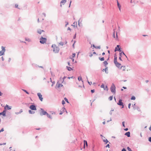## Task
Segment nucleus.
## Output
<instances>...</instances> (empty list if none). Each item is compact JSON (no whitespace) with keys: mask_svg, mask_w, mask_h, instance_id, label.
Wrapping results in <instances>:
<instances>
[{"mask_svg":"<svg viewBox=\"0 0 151 151\" xmlns=\"http://www.w3.org/2000/svg\"><path fill=\"white\" fill-rule=\"evenodd\" d=\"M121 53H122V54L123 55H124L125 56V57H126V58H127V59L128 60V58L127 56L125 55V53H124V52L123 51H122V52H121Z\"/></svg>","mask_w":151,"mask_h":151,"instance_id":"nucleus-39","label":"nucleus"},{"mask_svg":"<svg viewBox=\"0 0 151 151\" xmlns=\"http://www.w3.org/2000/svg\"><path fill=\"white\" fill-rule=\"evenodd\" d=\"M121 69H122L123 71H124L125 70V66H122L121 67Z\"/></svg>","mask_w":151,"mask_h":151,"instance_id":"nucleus-29","label":"nucleus"},{"mask_svg":"<svg viewBox=\"0 0 151 151\" xmlns=\"http://www.w3.org/2000/svg\"><path fill=\"white\" fill-rule=\"evenodd\" d=\"M113 99V96H110L109 98V99L110 100V101H111Z\"/></svg>","mask_w":151,"mask_h":151,"instance_id":"nucleus-32","label":"nucleus"},{"mask_svg":"<svg viewBox=\"0 0 151 151\" xmlns=\"http://www.w3.org/2000/svg\"><path fill=\"white\" fill-rule=\"evenodd\" d=\"M120 49H121V48H118V49H117L116 48V49H115L114 51L116 52V51H119L120 52H121V51H122V50H121Z\"/></svg>","mask_w":151,"mask_h":151,"instance_id":"nucleus-23","label":"nucleus"},{"mask_svg":"<svg viewBox=\"0 0 151 151\" xmlns=\"http://www.w3.org/2000/svg\"><path fill=\"white\" fill-rule=\"evenodd\" d=\"M6 109H4L2 112L0 113V115H2L3 116H6Z\"/></svg>","mask_w":151,"mask_h":151,"instance_id":"nucleus-10","label":"nucleus"},{"mask_svg":"<svg viewBox=\"0 0 151 151\" xmlns=\"http://www.w3.org/2000/svg\"><path fill=\"white\" fill-rule=\"evenodd\" d=\"M4 131V128H2L0 130V133L1 132H3Z\"/></svg>","mask_w":151,"mask_h":151,"instance_id":"nucleus-54","label":"nucleus"},{"mask_svg":"<svg viewBox=\"0 0 151 151\" xmlns=\"http://www.w3.org/2000/svg\"><path fill=\"white\" fill-rule=\"evenodd\" d=\"M6 109L7 110H10L11 109V107L9 106L8 105L6 104L4 108V109H6Z\"/></svg>","mask_w":151,"mask_h":151,"instance_id":"nucleus-13","label":"nucleus"},{"mask_svg":"<svg viewBox=\"0 0 151 151\" xmlns=\"http://www.w3.org/2000/svg\"><path fill=\"white\" fill-rule=\"evenodd\" d=\"M46 38L42 37L40 39V42L41 44H44L46 42Z\"/></svg>","mask_w":151,"mask_h":151,"instance_id":"nucleus-3","label":"nucleus"},{"mask_svg":"<svg viewBox=\"0 0 151 151\" xmlns=\"http://www.w3.org/2000/svg\"><path fill=\"white\" fill-rule=\"evenodd\" d=\"M109 143L105 147H108L109 148Z\"/></svg>","mask_w":151,"mask_h":151,"instance_id":"nucleus-49","label":"nucleus"},{"mask_svg":"<svg viewBox=\"0 0 151 151\" xmlns=\"http://www.w3.org/2000/svg\"><path fill=\"white\" fill-rule=\"evenodd\" d=\"M131 104L130 103H129L128 104V108L129 109H130V106H131Z\"/></svg>","mask_w":151,"mask_h":151,"instance_id":"nucleus-55","label":"nucleus"},{"mask_svg":"<svg viewBox=\"0 0 151 151\" xmlns=\"http://www.w3.org/2000/svg\"><path fill=\"white\" fill-rule=\"evenodd\" d=\"M23 111V110H22V109H21L20 110V111H19V113H21Z\"/></svg>","mask_w":151,"mask_h":151,"instance_id":"nucleus-62","label":"nucleus"},{"mask_svg":"<svg viewBox=\"0 0 151 151\" xmlns=\"http://www.w3.org/2000/svg\"><path fill=\"white\" fill-rule=\"evenodd\" d=\"M148 141L150 142H151V137H150L148 138Z\"/></svg>","mask_w":151,"mask_h":151,"instance_id":"nucleus-50","label":"nucleus"},{"mask_svg":"<svg viewBox=\"0 0 151 151\" xmlns=\"http://www.w3.org/2000/svg\"><path fill=\"white\" fill-rule=\"evenodd\" d=\"M76 55V54L75 53H73L72 54V57L74 58L75 57Z\"/></svg>","mask_w":151,"mask_h":151,"instance_id":"nucleus-52","label":"nucleus"},{"mask_svg":"<svg viewBox=\"0 0 151 151\" xmlns=\"http://www.w3.org/2000/svg\"><path fill=\"white\" fill-rule=\"evenodd\" d=\"M59 44L61 46H63L64 45V43L63 42H61L59 43Z\"/></svg>","mask_w":151,"mask_h":151,"instance_id":"nucleus-35","label":"nucleus"},{"mask_svg":"<svg viewBox=\"0 0 151 151\" xmlns=\"http://www.w3.org/2000/svg\"><path fill=\"white\" fill-rule=\"evenodd\" d=\"M118 39V35H117V32H116V40Z\"/></svg>","mask_w":151,"mask_h":151,"instance_id":"nucleus-51","label":"nucleus"},{"mask_svg":"<svg viewBox=\"0 0 151 151\" xmlns=\"http://www.w3.org/2000/svg\"><path fill=\"white\" fill-rule=\"evenodd\" d=\"M22 90L24 91V92H25L26 93H27V94H29V93L27 91V90H24V89H22Z\"/></svg>","mask_w":151,"mask_h":151,"instance_id":"nucleus-34","label":"nucleus"},{"mask_svg":"<svg viewBox=\"0 0 151 151\" xmlns=\"http://www.w3.org/2000/svg\"><path fill=\"white\" fill-rule=\"evenodd\" d=\"M29 108L32 110H37L36 106L34 104H32L30 105Z\"/></svg>","mask_w":151,"mask_h":151,"instance_id":"nucleus-6","label":"nucleus"},{"mask_svg":"<svg viewBox=\"0 0 151 151\" xmlns=\"http://www.w3.org/2000/svg\"><path fill=\"white\" fill-rule=\"evenodd\" d=\"M104 90H106L107 91L108 90V87L107 86H106L105 87H104Z\"/></svg>","mask_w":151,"mask_h":151,"instance_id":"nucleus-33","label":"nucleus"},{"mask_svg":"<svg viewBox=\"0 0 151 151\" xmlns=\"http://www.w3.org/2000/svg\"><path fill=\"white\" fill-rule=\"evenodd\" d=\"M135 99L136 98L134 96H132L131 98V99L132 100H135Z\"/></svg>","mask_w":151,"mask_h":151,"instance_id":"nucleus-28","label":"nucleus"},{"mask_svg":"<svg viewBox=\"0 0 151 151\" xmlns=\"http://www.w3.org/2000/svg\"><path fill=\"white\" fill-rule=\"evenodd\" d=\"M1 60L2 61H4V58L3 56L1 57Z\"/></svg>","mask_w":151,"mask_h":151,"instance_id":"nucleus-61","label":"nucleus"},{"mask_svg":"<svg viewBox=\"0 0 151 151\" xmlns=\"http://www.w3.org/2000/svg\"><path fill=\"white\" fill-rule=\"evenodd\" d=\"M25 40L28 41H30V39H27V38H25Z\"/></svg>","mask_w":151,"mask_h":151,"instance_id":"nucleus-58","label":"nucleus"},{"mask_svg":"<svg viewBox=\"0 0 151 151\" xmlns=\"http://www.w3.org/2000/svg\"><path fill=\"white\" fill-rule=\"evenodd\" d=\"M117 0V5L118 7H121V5L119 3L118 0Z\"/></svg>","mask_w":151,"mask_h":151,"instance_id":"nucleus-30","label":"nucleus"},{"mask_svg":"<svg viewBox=\"0 0 151 151\" xmlns=\"http://www.w3.org/2000/svg\"><path fill=\"white\" fill-rule=\"evenodd\" d=\"M41 111L40 112V114L41 116H42L43 115H46L47 113L46 111H44L43 109L42 108L41 109Z\"/></svg>","mask_w":151,"mask_h":151,"instance_id":"nucleus-5","label":"nucleus"},{"mask_svg":"<svg viewBox=\"0 0 151 151\" xmlns=\"http://www.w3.org/2000/svg\"><path fill=\"white\" fill-rule=\"evenodd\" d=\"M3 95V93L0 91V96H2Z\"/></svg>","mask_w":151,"mask_h":151,"instance_id":"nucleus-64","label":"nucleus"},{"mask_svg":"<svg viewBox=\"0 0 151 151\" xmlns=\"http://www.w3.org/2000/svg\"><path fill=\"white\" fill-rule=\"evenodd\" d=\"M99 60L101 61H103L104 60V57H102V58L99 57Z\"/></svg>","mask_w":151,"mask_h":151,"instance_id":"nucleus-27","label":"nucleus"},{"mask_svg":"<svg viewBox=\"0 0 151 151\" xmlns=\"http://www.w3.org/2000/svg\"><path fill=\"white\" fill-rule=\"evenodd\" d=\"M103 141L104 142H105V144H106L108 142H109V144H110V143L109 142L108 140L106 139H104L103 140Z\"/></svg>","mask_w":151,"mask_h":151,"instance_id":"nucleus-19","label":"nucleus"},{"mask_svg":"<svg viewBox=\"0 0 151 151\" xmlns=\"http://www.w3.org/2000/svg\"><path fill=\"white\" fill-rule=\"evenodd\" d=\"M66 77H65V76H64V77L63 78V81H62V83H63V82L64 81V79H65L66 78Z\"/></svg>","mask_w":151,"mask_h":151,"instance_id":"nucleus-46","label":"nucleus"},{"mask_svg":"<svg viewBox=\"0 0 151 151\" xmlns=\"http://www.w3.org/2000/svg\"><path fill=\"white\" fill-rule=\"evenodd\" d=\"M78 79L79 81H82V82H83V81H82V78L81 76L78 77Z\"/></svg>","mask_w":151,"mask_h":151,"instance_id":"nucleus-25","label":"nucleus"},{"mask_svg":"<svg viewBox=\"0 0 151 151\" xmlns=\"http://www.w3.org/2000/svg\"><path fill=\"white\" fill-rule=\"evenodd\" d=\"M122 151H126V150L125 148H123L122 150Z\"/></svg>","mask_w":151,"mask_h":151,"instance_id":"nucleus-59","label":"nucleus"},{"mask_svg":"<svg viewBox=\"0 0 151 151\" xmlns=\"http://www.w3.org/2000/svg\"><path fill=\"white\" fill-rule=\"evenodd\" d=\"M113 37L114 38L115 37V32L114 31V32L113 33Z\"/></svg>","mask_w":151,"mask_h":151,"instance_id":"nucleus-56","label":"nucleus"},{"mask_svg":"<svg viewBox=\"0 0 151 151\" xmlns=\"http://www.w3.org/2000/svg\"><path fill=\"white\" fill-rule=\"evenodd\" d=\"M62 104L63 105H64L65 104V101H64V100H63L62 101Z\"/></svg>","mask_w":151,"mask_h":151,"instance_id":"nucleus-47","label":"nucleus"},{"mask_svg":"<svg viewBox=\"0 0 151 151\" xmlns=\"http://www.w3.org/2000/svg\"><path fill=\"white\" fill-rule=\"evenodd\" d=\"M84 145L83 147L84 148H85V145H86L87 146H88V144H87V141L86 140H84Z\"/></svg>","mask_w":151,"mask_h":151,"instance_id":"nucleus-18","label":"nucleus"},{"mask_svg":"<svg viewBox=\"0 0 151 151\" xmlns=\"http://www.w3.org/2000/svg\"><path fill=\"white\" fill-rule=\"evenodd\" d=\"M47 116L49 118L52 119V117L51 116L49 115L48 113L46 114Z\"/></svg>","mask_w":151,"mask_h":151,"instance_id":"nucleus-22","label":"nucleus"},{"mask_svg":"<svg viewBox=\"0 0 151 151\" xmlns=\"http://www.w3.org/2000/svg\"><path fill=\"white\" fill-rule=\"evenodd\" d=\"M52 86L53 85L55 84V82L54 81H52Z\"/></svg>","mask_w":151,"mask_h":151,"instance_id":"nucleus-53","label":"nucleus"},{"mask_svg":"<svg viewBox=\"0 0 151 151\" xmlns=\"http://www.w3.org/2000/svg\"><path fill=\"white\" fill-rule=\"evenodd\" d=\"M104 70L105 71V73L106 74H108V67H106L105 69H103V70H102V71H104Z\"/></svg>","mask_w":151,"mask_h":151,"instance_id":"nucleus-14","label":"nucleus"},{"mask_svg":"<svg viewBox=\"0 0 151 151\" xmlns=\"http://www.w3.org/2000/svg\"><path fill=\"white\" fill-rule=\"evenodd\" d=\"M76 37V34L74 36H73V38L74 39H75Z\"/></svg>","mask_w":151,"mask_h":151,"instance_id":"nucleus-60","label":"nucleus"},{"mask_svg":"<svg viewBox=\"0 0 151 151\" xmlns=\"http://www.w3.org/2000/svg\"><path fill=\"white\" fill-rule=\"evenodd\" d=\"M87 82H88V84H89L90 85H91V84H92V82H89V81H88V80H87Z\"/></svg>","mask_w":151,"mask_h":151,"instance_id":"nucleus-42","label":"nucleus"},{"mask_svg":"<svg viewBox=\"0 0 151 151\" xmlns=\"http://www.w3.org/2000/svg\"><path fill=\"white\" fill-rule=\"evenodd\" d=\"M124 122H122V124L123 127H125V126L124 125Z\"/></svg>","mask_w":151,"mask_h":151,"instance_id":"nucleus-45","label":"nucleus"},{"mask_svg":"<svg viewBox=\"0 0 151 151\" xmlns=\"http://www.w3.org/2000/svg\"><path fill=\"white\" fill-rule=\"evenodd\" d=\"M63 86L62 84L59 83H58V81L57 82V83L56 85L55 88L56 89H57V88H59L60 86L62 87Z\"/></svg>","mask_w":151,"mask_h":151,"instance_id":"nucleus-7","label":"nucleus"},{"mask_svg":"<svg viewBox=\"0 0 151 151\" xmlns=\"http://www.w3.org/2000/svg\"><path fill=\"white\" fill-rule=\"evenodd\" d=\"M73 78V76H72V77H68V79H70V78Z\"/></svg>","mask_w":151,"mask_h":151,"instance_id":"nucleus-63","label":"nucleus"},{"mask_svg":"<svg viewBox=\"0 0 151 151\" xmlns=\"http://www.w3.org/2000/svg\"><path fill=\"white\" fill-rule=\"evenodd\" d=\"M40 31H41V29H39L37 31V32L40 34H41L42 33V32Z\"/></svg>","mask_w":151,"mask_h":151,"instance_id":"nucleus-37","label":"nucleus"},{"mask_svg":"<svg viewBox=\"0 0 151 151\" xmlns=\"http://www.w3.org/2000/svg\"><path fill=\"white\" fill-rule=\"evenodd\" d=\"M114 64H115V65L118 68H119L120 67V66L121 65V64L118 62L117 61L115 62H114Z\"/></svg>","mask_w":151,"mask_h":151,"instance_id":"nucleus-11","label":"nucleus"},{"mask_svg":"<svg viewBox=\"0 0 151 151\" xmlns=\"http://www.w3.org/2000/svg\"><path fill=\"white\" fill-rule=\"evenodd\" d=\"M18 5L17 4H15V7H16V8H18V9H19V8L18 7Z\"/></svg>","mask_w":151,"mask_h":151,"instance_id":"nucleus-57","label":"nucleus"},{"mask_svg":"<svg viewBox=\"0 0 151 151\" xmlns=\"http://www.w3.org/2000/svg\"><path fill=\"white\" fill-rule=\"evenodd\" d=\"M66 0H63L61 1L60 2V6H62L61 4H62L63 5H64L66 2Z\"/></svg>","mask_w":151,"mask_h":151,"instance_id":"nucleus-16","label":"nucleus"},{"mask_svg":"<svg viewBox=\"0 0 151 151\" xmlns=\"http://www.w3.org/2000/svg\"><path fill=\"white\" fill-rule=\"evenodd\" d=\"M52 47L53 48V51L55 53H58L59 52L60 49L59 47L56 46L55 45H52Z\"/></svg>","mask_w":151,"mask_h":151,"instance_id":"nucleus-1","label":"nucleus"},{"mask_svg":"<svg viewBox=\"0 0 151 151\" xmlns=\"http://www.w3.org/2000/svg\"><path fill=\"white\" fill-rule=\"evenodd\" d=\"M64 99L65 100V101L67 103H68L69 102H68V99L66 98H64Z\"/></svg>","mask_w":151,"mask_h":151,"instance_id":"nucleus-43","label":"nucleus"},{"mask_svg":"<svg viewBox=\"0 0 151 151\" xmlns=\"http://www.w3.org/2000/svg\"><path fill=\"white\" fill-rule=\"evenodd\" d=\"M116 86L114 83H112L111 88L110 90L111 92L114 94L116 93Z\"/></svg>","mask_w":151,"mask_h":151,"instance_id":"nucleus-2","label":"nucleus"},{"mask_svg":"<svg viewBox=\"0 0 151 151\" xmlns=\"http://www.w3.org/2000/svg\"><path fill=\"white\" fill-rule=\"evenodd\" d=\"M105 87V86H104V85L102 83L101 86V88H104Z\"/></svg>","mask_w":151,"mask_h":151,"instance_id":"nucleus-36","label":"nucleus"},{"mask_svg":"<svg viewBox=\"0 0 151 151\" xmlns=\"http://www.w3.org/2000/svg\"><path fill=\"white\" fill-rule=\"evenodd\" d=\"M114 111V110L113 109H111V110L110 111V112H109V114H110V115H111L112 114V112L113 111Z\"/></svg>","mask_w":151,"mask_h":151,"instance_id":"nucleus-38","label":"nucleus"},{"mask_svg":"<svg viewBox=\"0 0 151 151\" xmlns=\"http://www.w3.org/2000/svg\"><path fill=\"white\" fill-rule=\"evenodd\" d=\"M117 56H116V54H115L114 56V62L117 61Z\"/></svg>","mask_w":151,"mask_h":151,"instance_id":"nucleus-17","label":"nucleus"},{"mask_svg":"<svg viewBox=\"0 0 151 151\" xmlns=\"http://www.w3.org/2000/svg\"><path fill=\"white\" fill-rule=\"evenodd\" d=\"M1 49L2 50L1 51L5 52V50H6L5 49V47L2 46L1 47Z\"/></svg>","mask_w":151,"mask_h":151,"instance_id":"nucleus-21","label":"nucleus"},{"mask_svg":"<svg viewBox=\"0 0 151 151\" xmlns=\"http://www.w3.org/2000/svg\"><path fill=\"white\" fill-rule=\"evenodd\" d=\"M65 111H66L67 113L66 109L64 107H63L62 108L61 110H60V113L59 114L61 115Z\"/></svg>","mask_w":151,"mask_h":151,"instance_id":"nucleus-9","label":"nucleus"},{"mask_svg":"<svg viewBox=\"0 0 151 151\" xmlns=\"http://www.w3.org/2000/svg\"><path fill=\"white\" fill-rule=\"evenodd\" d=\"M4 52L1 51H0V56L4 55Z\"/></svg>","mask_w":151,"mask_h":151,"instance_id":"nucleus-24","label":"nucleus"},{"mask_svg":"<svg viewBox=\"0 0 151 151\" xmlns=\"http://www.w3.org/2000/svg\"><path fill=\"white\" fill-rule=\"evenodd\" d=\"M133 109L134 110L135 109H137L138 111H140L139 107L137 106H135L133 107Z\"/></svg>","mask_w":151,"mask_h":151,"instance_id":"nucleus-12","label":"nucleus"},{"mask_svg":"<svg viewBox=\"0 0 151 151\" xmlns=\"http://www.w3.org/2000/svg\"><path fill=\"white\" fill-rule=\"evenodd\" d=\"M122 99H120L118 101V102L117 103V104L118 105L122 106V108H124V105L123 104V103L122 102Z\"/></svg>","mask_w":151,"mask_h":151,"instance_id":"nucleus-4","label":"nucleus"},{"mask_svg":"<svg viewBox=\"0 0 151 151\" xmlns=\"http://www.w3.org/2000/svg\"><path fill=\"white\" fill-rule=\"evenodd\" d=\"M103 63H104V64L105 66H106V65H107L108 64V63L106 61H104L103 62Z\"/></svg>","mask_w":151,"mask_h":151,"instance_id":"nucleus-31","label":"nucleus"},{"mask_svg":"<svg viewBox=\"0 0 151 151\" xmlns=\"http://www.w3.org/2000/svg\"><path fill=\"white\" fill-rule=\"evenodd\" d=\"M120 48V45H117L116 46V47L115 48V49H116V48L117 49H118V48Z\"/></svg>","mask_w":151,"mask_h":151,"instance_id":"nucleus-41","label":"nucleus"},{"mask_svg":"<svg viewBox=\"0 0 151 151\" xmlns=\"http://www.w3.org/2000/svg\"><path fill=\"white\" fill-rule=\"evenodd\" d=\"M66 68L68 71H71L72 70V68L70 67L67 66Z\"/></svg>","mask_w":151,"mask_h":151,"instance_id":"nucleus-26","label":"nucleus"},{"mask_svg":"<svg viewBox=\"0 0 151 151\" xmlns=\"http://www.w3.org/2000/svg\"><path fill=\"white\" fill-rule=\"evenodd\" d=\"M95 48L96 49H100L101 48V47L100 46H96Z\"/></svg>","mask_w":151,"mask_h":151,"instance_id":"nucleus-40","label":"nucleus"},{"mask_svg":"<svg viewBox=\"0 0 151 151\" xmlns=\"http://www.w3.org/2000/svg\"><path fill=\"white\" fill-rule=\"evenodd\" d=\"M37 95L38 96L39 98V99H40V100L42 101L43 98L42 97V96L41 94V93H37Z\"/></svg>","mask_w":151,"mask_h":151,"instance_id":"nucleus-8","label":"nucleus"},{"mask_svg":"<svg viewBox=\"0 0 151 151\" xmlns=\"http://www.w3.org/2000/svg\"><path fill=\"white\" fill-rule=\"evenodd\" d=\"M29 114H33L35 113V112L34 111H31V110H29Z\"/></svg>","mask_w":151,"mask_h":151,"instance_id":"nucleus-20","label":"nucleus"},{"mask_svg":"<svg viewBox=\"0 0 151 151\" xmlns=\"http://www.w3.org/2000/svg\"><path fill=\"white\" fill-rule=\"evenodd\" d=\"M130 133L129 132H127L125 134V135H126L128 137H130Z\"/></svg>","mask_w":151,"mask_h":151,"instance_id":"nucleus-15","label":"nucleus"},{"mask_svg":"<svg viewBox=\"0 0 151 151\" xmlns=\"http://www.w3.org/2000/svg\"><path fill=\"white\" fill-rule=\"evenodd\" d=\"M127 149L129 151H131L132 150L130 148H129V147H127Z\"/></svg>","mask_w":151,"mask_h":151,"instance_id":"nucleus-44","label":"nucleus"},{"mask_svg":"<svg viewBox=\"0 0 151 151\" xmlns=\"http://www.w3.org/2000/svg\"><path fill=\"white\" fill-rule=\"evenodd\" d=\"M91 93H93L94 92L95 90L94 89L91 90Z\"/></svg>","mask_w":151,"mask_h":151,"instance_id":"nucleus-48","label":"nucleus"}]
</instances>
